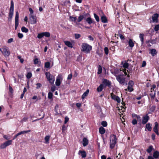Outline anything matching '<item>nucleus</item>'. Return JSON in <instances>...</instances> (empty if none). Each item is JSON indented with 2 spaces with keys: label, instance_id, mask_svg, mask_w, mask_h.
Instances as JSON below:
<instances>
[{
  "label": "nucleus",
  "instance_id": "48",
  "mask_svg": "<svg viewBox=\"0 0 159 159\" xmlns=\"http://www.w3.org/2000/svg\"><path fill=\"white\" fill-rule=\"evenodd\" d=\"M159 30V24L155 25L154 30L155 31H158Z\"/></svg>",
  "mask_w": 159,
  "mask_h": 159
},
{
  "label": "nucleus",
  "instance_id": "16",
  "mask_svg": "<svg viewBox=\"0 0 159 159\" xmlns=\"http://www.w3.org/2000/svg\"><path fill=\"white\" fill-rule=\"evenodd\" d=\"M144 34H140L139 37L141 42V45H143L144 43Z\"/></svg>",
  "mask_w": 159,
  "mask_h": 159
},
{
  "label": "nucleus",
  "instance_id": "46",
  "mask_svg": "<svg viewBox=\"0 0 159 159\" xmlns=\"http://www.w3.org/2000/svg\"><path fill=\"white\" fill-rule=\"evenodd\" d=\"M7 147L5 144L4 143L1 144L0 145V148L1 149H4L6 148Z\"/></svg>",
  "mask_w": 159,
  "mask_h": 159
},
{
  "label": "nucleus",
  "instance_id": "53",
  "mask_svg": "<svg viewBox=\"0 0 159 159\" xmlns=\"http://www.w3.org/2000/svg\"><path fill=\"white\" fill-rule=\"evenodd\" d=\"M17 57L20 60L21 63H22L23 62L24 59L23 58H22L20 56H18Z\"/></svg>",
  "mask_w": 159,
  "mask_h": 159
},
{
  "label": "nucleus",
  "instance_id": "22",
  "mask_svg": "<svg viewBox=\"0 0 159 159\" xmlns=\"http://www.w3.org/2000/svg\"><path fill=\"white\" fill-rule=\"evenodd\" d=\"M152 125L149 123L147 124L146 125V127L147 129L149 131L151 130Z\"/></svg>",
  "mask_w": 159,
  "mask_h": 159
},
{
  "label": "nucleus",
  "instance_id": "44",
  "mask_svg": "<svg viewBox=\"0 0 159 159\" xmlns=\"http://www.w3.org/2000/svg\"><path fill=\"white\" fill-rule=\"evenodd\" d=\"M74 35L75 38L76 39L79 38L81 36V35L80 34H75Z\"/></svg>",
  "mask_w": 159,
  "mask_h": 159
},
{
  "label": "nucleus",
  "instance_id": "19",
  "mask_svg": "<svg viewBox=\"0 0 159 159\" xmlns=\"http://www.w3.org/2000/svg\"><path fill=\"white\" fill-rule=\"evenodd\" d=\"M89 90L87 89L86 91L83 93L82 96V99H84L88 95L89 92Z\"/></svg>",
  "mask_w": 159,
  "mask_h": 159
},
{
  "label": "nucleus",
  "instance_id": "49",
  "mask_svg": "<svg viewBox=\"0 0 159 159\" xmlns=\"http://www.w3.org/2000/svg\"><path fill=\"white\" fill-rule=\"evenodd\" d=\"M18 36L20 39H22L23 37V34L18 33Z\"/></svg>",
  "mask_w": 159,
  "mask_h": 159
},
{
  "label": "nucleus",
  "instance_id": "35",
  "mask_svg": "<svg viewBox=\"0 0 159 159\" xmlns=\"http://www.w3.org/2000/svg\"><path fill=\"white\" fill-rule=\"evenodd\" d=\"M94 18L97 22H99L100 19L98 16L95 13L94 14Z\"/></svg>",
  "mask_w": 159,
  "mask_h": 159
},
{
  "label": "nucleus",
  "instance_id": "51",
  "mask_svg": "<svg viewBox=\"0 0 159 159\" xmlns=\"http://www.w3.org/2000/svg\"><path fill=\"white\" fill-rule=\"evenodd\" d=\"M132 123L133 125H135L137 124V122L135 119H134L132 120Z\"/></svg>",
  "mask_w": 159,
  "mask_h": 159
},
{
  "label": "nucleus",
  "instance_id": "47",
  "mask_svg": "<svg viewBox=\"0 0 159 159\" xmlns=\"http://www.w3.org/2000/svg\"><path fill=\"white\" fill-rule=\"evenodd\" d=\"M104 51L106 54L107 55L108 54L109 50L107 47H106L104 48Z\"/></svg>",
  "mask_w": 159,
  "mask_h": 159
},
{
  "label": "nucleus",
  "instance_id": "29",
  "mask_svg": "<svg viewBox=\"0 0 159 159\" xmlns=\"http://www.w3.org/2000/svg\"><path fill=\"white\" fill-rule=\"evenodd\" d=\"M21 30L22 32L25 33H27L29 31L28 29L24 26L22 27Z\"/></svg>",
  "mask_w": 159,
  "mask_h": 159
},
{
  "label": "nucleus",
  "instance_id": "3",
  "mask_svg": "<svg viewBox=\"0 0 159 159\" xmlns=\"http://www.w3.org/2000/svg\"><path fill=\"white\" fill-rule=\"evenodd\" d=\"M45 74L46 78L49 82L51 84H53L55 80L54 76L51 75L50 73L48 72H46Z\"/></svg>",
  "mask_w": 159,
  "mask_h": 159
},
{
  "label": "nucleus",
  "instance_id": "15",
  "mask_svg": "<svg viewBox=\"0 0 159 159\" xmlns=\"http://www.w3.org/2000/svg\"><path fill=\"white\" fill-rule=\"evenodd\" d=\"M88 143V140L86 138H84L83 140V145L85 147L86 146Z\"/></svg>",
  "mask_w": 159,
  "mask_h": 159
},
{
  "label": "nucleus",
  "instance_id": "30",
  "mask_svg": "<svg viewBox=\"0 0 159 159\" xmlns=\"http://www.w3.org/2000/svg\"><path fill=\"white\" fill-rule=\"evenodd\" d=\"M43 36L46 37H49L50 36V34L49 32H43Z\"/></svg>",
  "mask_w": 159,
  "mask_h": 159
},
{
  "label": "nucleus",
  "instance_id": "38",
  "mask_svg": "<svg viewBox=\"0 0 159 159\" xmlns=\"http://www.w3.org/2000/svg\"><path fill=\"white\" fill-rule=\"evenodd\" d=\"M53 94L52 93L49 92L48 93V98L51 99L52 98Z\"/></svg>",
  "mask_w": 159,
  "mask_h": 159
},
{
  "label": "nucleus",
  "instance_id": "54",
  "mask_svg": "<svg viewBox=\"0 0 159 159\" xmlns=\"http://www.w3.org/2000/svg\"><path fill=\"white\" fill-rule=\"evenodd\" d=\"M39 62V59L38 58H36L34 60V64H37Z\"/></svg>",
  "mask_w": 159,
  "mask_h": 159
},
{
  "label": "nucleus",
  "instance_id": "23",
  "mask_svg": "<svg viewBox=\"0 0 159 159\" xmlns=\"http://www.w3.org/2000/svg\"><path fill=\"white\" fill-rule=\"evenodd\" d=\"M153 149V146L152 145H150L149 146L148 148L146 150V151L148 153H150Z\"/></svg>",
  "mask_w": 159,
  "mask_h": 159
},
{
  "label": "nucleus",
  "instance_id": "56",
  "mask_svg": "<svg viewBox=\"0 0 159 159\" xmlns=\"http://www.w3.org/2000/svg\"><path fill=\"white\" fill-rule=\"evenodd\" d=\"M69 119L68 117L67 116H66L65 118L64 123L65 124H66L67 122L68 121Z\"/></svg>",
  "mask_w": 159,
  "mask_h": 159
},
{
  "label": "nucleus",
  "instance_id": "36",
  "mask_svg": "<svg viewBox=\"0 0 159 159\" xmlns=\"http://www.w3.org/2000/svg\"><path fill=\"white\" fill-rule=\"evenodd\" d=\"M123 66L125 68H127L129 67V64L127 62H125L123 64Z\"/></svg>",
  "mask_w": 159,
  "mask_h": 159
},
{
  "label": "nucleus",
  "instance_id": "28",
  "mask_svg": "<svg viewBox=\"0 0 159 159\" xmlns=\"http://www.w3.org/2000/svg\"><path fill=\"white\" fill-rule=\"evenodd\" d=\"M49 139L50 136L49 135H47L45 137L44 139L45 140L46 143L48 144L49 143Z\"/></svg>",
  "mask_w": 159,
  "mask_h": 159
},
{
  "label": "nucleus",
  "instance_id": "4",
  "mask_svg": "<svg viewBox=\"0 0 159 159\" xmlns=\"http://www.w3.org/2000/svg\"><path fill=\"white\" fill-rule=\"evenodd\" d=\"M30 19L31 24H35L37 22L36 15L34 13V11H30Z\"/></svg>",
  "mask_w": 159,
  "mask_h": 159
},
{
  "label": "nucleus",
  "instance_id": "40",
  "mask_svg": "<svg viewBox=\"0 0 159 159\" xmlns=\"http://www.w3.org/2000/svg\"><path fill=\"white\" fill-rule=\"evenodd\" d=\"M70 18L71 19V21H74L76 22V20L77 19V18L76 17H73L72 16H70Z\"/></svg>",
  "mask_w": 159,
  "mask_h": 159
},
{
  "label": "nucleus",
  "instance_id": "58",
  "mask_svg": "<svg viewBox=\"0 0 159 159\" xmlns=\"http://www.w3.org/2000/svg\"><path fill=\"white\" fill-rule=\"evenodd\" d=\"M66 128L65 125H63L62 126V132H64L66 130Z\"/></svg>",
  "mask_w": 159,
  "mask_h": 159
},
{
  "label": "nucleus",
  "instance_id": "34",
  "mask_svg": "<svg viewBox=\"0 0 159 159\" xmlns=\"http://www.w3.org/2000/svg\"><path fill=\"white\" fill-rule=\"evenodd\" d=\"M12 140H9L6 142L4 143L5 144L6 146H7L11 145L12 143Z\"/></svg>",
  "mask_w": 159,
  "mask_h": 159
},
{
  "label": "nucleus",
  "instance_id": "17",
  "mask_svg": "<svg viewBox=\"0 0 159 159\" xmlns=\"http://www.w3.org/2000/svg\"><path fill=\"white\" fill-rule=\"evenodd\" d=\"M99 131L100 134H103L105 133V130L103 127L101 126L99 128Z\"/></svg>",
  "mask_w": 159,
  "mask_h": 159
},
{
  "label": "nucleus",
  "instance_id": "6",
  "mask_svg": "<svg viewBox=\"0 0 159 159\" xmlns=\"http://www.w3.org/2000/svg\"><path fill=\"white\" fill-rule=\"evenodd\" d=\"M116 79L120 84H124L125 78L124 77L123 75H119L118 76H116Z\"/></svg>",
  "mask_w": 159,
  "mask_h": 159
},
{
  "label": "nucleus",
  "instance_id": "57",
  "mask_svg": "<svg viewBox=\"0 0 159 159\" xmlns=\"http://www.w3.org/2000/svg\"><path fill=\"white\" fill-rule=\"evenodd\" d=\"M146 65V62L145 61H143L142 63L141 67H145Z\"/></svg>",
  "mask_w": 159,
  "mask_h": 159
},
{
  "label": "nucleus",
  "instance_id": "9",
  "mask_svg": "<svg viewBox=\"0 0 159 159\" xmlns=\"http://www.w3.org/2000/svg\"><path fill=\"white\" fill-rule=\"evenodd\" d=\"M159 15L158 14H155L152 16V18L153 22L157 23L158 22V18Z\"/></svg>",
  "mask_w": 159,
  "mask_h": 159
},
{
  "label": "nucleus",
  "instance_id": "41",
  "mask_svg": "<svg viewBox=\"0 0 159 159\" xmlns=\"http://www.w3.org/2000/svg\"><path fill=\"white\" fill-rule=\"evenodd\" d=\"M98 70V74H100L102 72V68L100 65L99 66Z\"/></svg>",
  "mask_w": 159,
  "mask_h": 159
},
{
  "label": "nucleus",
  "instance_id": "2",
  "mask_svg": "<svg viewBox=\"0 0 159 159\" xmlns=\"http://www.w3.org/2000/svg\"><path fill=\"white\" fill-rule=\"evenodd\" d=\"M117 142V138L115 135H111L110 136V147L113 149Z\"/></svg>",
  "mask_w": 159,
  "mask_h": 159
},
{
  "label": "nucleus",
  "instance_id": "55",
  "mask_svg": "<svg viewBox=\"0 0 159 159\" xmlns=\"http://www.w3.org/2000/svg\"><path fill=\"white\" fill-rule=\"evenodd\" d=\"M118 36L119 37H120V39L122 40V39H125V38H124V36L121 34H118Z\"/></svg>",
  "mask_w": 159,
  "mask_h": 159
},
{
  "label": "nucleus",
  "instance_id": "61",
  "mask_svg": "<svg viewBox=\"0 0 159 159\" xmlns=\"http://www.w3.org/2000/svg\"><path fill=\"white\" fill-rule=\"evenodd\" d=\"M13 41V39L12 38H11L9 39L7 41V43H11Z\"/></svg>",
  "mask_w": 159,
  "mask_h": 159
},
{
  "label": "nucleus",
  "instance_id": "33",
  "mask_svg": "<svg viewBox=\"0 0 159 159\" xmlns=\"http://www.w3.org/2000/svg\"><path fill=\"white\" fill-rule=\"evenodd\" d=\"M50 65V63L49 62H47L45 63V67L46 68H49Z\"/></svg>",
  "mask_w": 159,
  "mask_h": 159
},
{
  "label": "nucleus",
  "instance_id": "14",
  "mask_svg": "<svg viewBox=\"0 0 159 159\" xmlns=\"http://www.w3.org/2000/svg\"><path fill=\"white\" fill-rule=\"evenodd\" d=\"M101 20L102 22L103 23H107V20L106 17L105 16H102L101 17Z\"/></svg>",
  "mask_w": 159,
  "mask_h": 159
},
{
  "label": "nucleus",
  "instance_id": "10",
  "mask_svg": "<svg viewBox=\"0 0 159 159\" xmlns=\"http://www.w3.org/2000/svg\"><path fill=\"white\" fill-rule=\"evenodd\" d=\"M102 83L105 85L106 86H110L111 85L110 81L107 80L106 79H103L102 80Z\"/></svg>",
  "mask_w": 159,
  "mask_h": 159
},
{
  "label": "nucleus",
  "instance_id": "7",
  "mask_svg": "<svg viewBox=\"0 0 159 159\" xmlns=\"http://www.w3.org/2000/svg\"><path fill=\"white\" fill-rule=\"evenodd\" d=\"M111 98L112 99L116 101L118 103L120 102V98L118 96L114 95L113 93L111 94Z\"/></svg>",
  "mask_w": 159,
  "mask_h": 159
},
{
  "label": "nucleus",
  "instance_id": "52",
  "mask_svg": "<svg viewBox=\"0 0 159 159\" xmlns=\"http://www.w3.org/2000/svg\"><path fill=\"white\" fill-rule=\"evenodd\" d=\"M9 91L11 93H13V90L12 88L9 85Z\"/></svg>",
  "mask_w": 159,
  "mask_h": 159
},
{
  "label": "nucleus",
  "instance_id": "62",
  "mask_svg": "<svg viewBox=\"0 0 159 159\" xmlns=\"http://www.w3.org/2000/svg\"><path fill=\"white\" fill-rule=\"evenodd\" d=\"M28 119L27 117H24L21 120V121L23 122L24 121H27V120Z\"/></svg>",
  "mask_w": 159,
  "mask_h": 159
},
{
  "label": "nucleus",
  "instance_id": "26",
  "mask_svg": "<svg viewBox=\"0 0 159 159\" xmlns=\"http://www.w3.org/2000/svg\"><path fill=\"white\" fill-rule=\"evenodd\" d=\"M13 11H10L8 19L9 20H11L13 15Z\"/></svg>",
  "mask_w": 159,
  "mask_h": 159
},
{
  "label": "nucleus",
  "instance_id": "24",
  "mask_svg": "<svg viewBox=\"0 0 159 159\" xmlns=\"http://www.w3.org/2000/svg\"><path fill=\"white\" fill-rule=\"evenodd\" d=\"M31 131V130H25V131H21V132L18 133V135H20L22 134H24L25 133H27L28 132H30Z\"/></svg>",
  "mask_w": 159,
  "mask_h": 159
},
{
  "label": "nucleus",
  "instance_id": "21",
  "mask_svg": "<svg viewBox=\"0 0 159 159\" xmlns=\"http://www.w3.org/2000/svg\"><path fill=\"white\" fill-rule=\"evenodd\" d=\"M128 44L129 46L131 48H132L134 46V43L131 39H129L128 41Z\"/></svg>",
  "mask_w": 159,
  "mask_h": 159
},
{
  "label": "nucleus",
  "instance_id": "27",
  "mask_svg": "<svg viewBox=\"0 0 159 159\" xmlns=\"http://www.w3.org/2000/svg\"><path fill=\"white\" fill-rule=\"evenodd\" d=\"M55 84L57 86H59L60 85L61 81L60 79L58 78V76L56 79Z\"/></svg>",
  "mask_w": 159,
  "mask_h": 159
},
{
  "label": "nucleus",
  "instance_id": "59",
  "mask_svg": "<svg viewBox=\"0 0 159 159\" xmlns=\"http://www.w3.org/2000/svg\"><path fill=\"white\" fill-rule=\"evenodd\" d=\"M56 87L55 86H53L51 87V90L52 92H53L55 91V90Z\"/></svg>",
  "mask_w": 159,
  "mask_h": 159
},
{
  "label": "nucleus",
  "instance_id": "5",
  "mask_svg": "<svg viewBox=\"0 0 159 159\" xmlns=\"http://www.w3.org/2000/svg\"><path fill=\"white\" fill-rule=\"evenodd\" d=\"M8 48L6 46L0 48V51L5 56H8L10 54V52L8 50Z\"/></svg>",
  "mask_w": 159,
  "mask_h": 159
},
{
  "label": "nucleus",
  "instance_id": "13",
  "mask_svg": "<svg viewBox=\"0 0 159 159\" xmlns=\"http://www.w3.org/2000/svg\"><path fill=\"white\" fill-rule=\"evenodd\" d=\"M149 53L151 54L152 56L153 57L157 54V52L155 49H150Z\"/></svg>",
  "mask_w": 159,
  "mask_h": 159
},
{
  "label": "nucleus",
  "instance_id": "20",
  "mask_svg": "<svg viewBox=\"0 0 159 159\" xmlns=\"http://www.w3.org/2000/svg\"><path fill=\"white\" fill-rule=\"evenodd\" d=\"M103 88V84H101L97 88V91L98 92H101Z\"/></svg>",
  "mask_w": 159,
  "mask_h": 159
},
{
  "label": "nucleus",
  "instance_id": "50",
  "mask_svg": "<svg viewBox=\"0 0 159 159\" xmlns=\"http://www.w3.org/2000/svg\"><path fill=\"white\" fill-rule=\"evenodd\" d=\"M128 84L129 85L133 86L134 85V82L132 80H130L129 81Z\"/></svg>",
  "mask_w": 159,
  "mask_h": 159
},
{
  "label": "nucleus",
  "instance_id": "32",
  "mask_svg": "<svg viewBox=\"0 0 159 159\" xmlns=\"http://www.w3.org/2000/svg\"><path fill=\"white\" fill-rule=\"evenodd\" d=\"M84 16L83 15H80L78 17V22H80L83 19Z\"/></svg>",
  "mask_w": 159,
  "mask_h": 159
},
{
  "label": "nucleus",
  "instance_id": "39",
  "mask_svg": "<svg viewBox=\"0 0 159 159\" xmlns=\"http://www.w3.org/2000/svg\"><path fill=\"white\" fill-rule=\"evenodd\" d=\"M11 7H10V10H13L14 9V2L12 0H11Z\"/></svg>",
  "mask_w": 159,
  "mask_h": 159
},
{
  "label": "nucleus",
  "instance_id": "37",
  "mask_svg": "<svg viewBox=\"0 0 159 159\" xmlns=\"http://www.w3.org/2000/svg\"><path fill=\"white\" fill-rule=\"evenodd\" d=\"M43 36H43V32L39 33V34H38V35H37V37L39 39L42 38Z\"/></svg>",
  "mask_w": 159,
  "mask_h": 159
},
{
  "label": "nucleus",
  "instance_id": "18",
  "mask_svg": "<svg viewBox=\"0 0 159 159\" xmlns=\"http://www.w3.org/2000/svg\"><path fill=\"white\" fill-rule=\"evenodd\" d=\"M159 157V152L156 151L153 154V157L155 158H157Z\"/></svg>",
  "mask_w": 159,
  "mask_h": 159
},
{
  "label": "nucleus",
  "instance_id": "43",
  "mask_svg": "<svg viewBox=\"0 0 159 159\" xmlns=\"http://www.w3.org/2000/svg\"><path fill=\"white\" fill-rule=\"evenodd\" d=\"M102 125L104 127H105L107 126V123L106 121H102L101 123Z\"/></svg>",
  "mask_w": 159,
  "mask_h": 159
},
{
  "label": "nucleus",
  "instance_id": "45",
  "mask_svg": "<svg viewBox=\"0 0 159 159\" xmlns=\"http://www.w3.org/2000/svg\"><path fill=\"white\" fill-rule=\"evenodd\" d=\"M15 20H19V13L18 11H16V13Z\"/></svg>",
  "mask_w": 159,
  "mask_h": 159
},
{
  "label": "nucleus",
  "instance_id": "42",
  "mask_svg": "<svg viewBox=\"0 0 159 159\" xmlns=\"http://www.w3.org/2000/svg\"><path fill=\"white\" fill-rule=\"evenodd\" d=\"M32 74L31 72H29L26 75V77L27 79H30L32 77Z\"/></svg>",
  "mask_w": 159,
  "mask_h": 159
},
{
  "label": "nucleus",
  "instance_id": "1",
  "mask_svg": "<svg viewBox=\"0 0 159 159\" xmlns=\"http://www.w3.org/2000/svg\"><path fill=\"white\" fill-rule=\"evenodd\" d=\"M81 51L88 53L90 52L92 49V47L86 43H83L81 45Z\"/></svg>",
  "mask_w": 159,
  "mask_h": 159
},
{
  "label": "nucleus",
  "instance_id": "12",
  "mask_svg": "<svg viewBox=\"0 0 159 159\" xmlns=\"http://www.w3.org/2000/svg\"><path fill=\"white\" fill-rule=\"evenodd\" d=\"M65 44L68 46V47L72 48L73 45L72 43L69 41H64Z\"/></svg>",
  "mask_w": 159,
  "mask_h": 159
},
{
  "label": "nucleus",
  "instance_id": "31",
  "mask_svg": "<svg viewBox=\"0 0 159 159\" xmlns=\"http://www.w3.org/2000/svg\"><path fill=\"white\" fill-rule=\"evenodd\" d=\"M86 21L89 24H91L92 23V20L90 17H88L87 18L86 20Z\"/></svg>",
  "mask_w": 159,
  "mask_h": 159
},
{
  "label": "nucleus",
  "instance_id": "8",
  "mask_svg": "<svg viewBox=\"0 0 159 159\" xmlns=\"http://www.w3.org/2000/svg\"><path fill=\"white\" fill-rule=\"evenodd\" d=\"M149 118V116L147 115L143 116L142 121V124L143 125L146 124Z\"/></svg>",
  "mask_w": 159,
  "mask_h": 159
},
{
  "label": "nucleus",
  "instance_id": "63",
  "mask_svg": "<svg viewBox=\"0 0 159 159\" xmlns=\"http://www.w3.org/2000/svg\"><path fill=\"white\" fill-rule=\"evenodd\" d=\"M81 104L80 103H77L76 104V106L77 107L79 108L81 106Z\"/></svg>",
  "mask_w": 159,
  "mask_h": 159
},
{
  "label": "nucleus",
  "instance_id": "64",
  "mask_svg": "<svg viewBox=\"0 0 159 159\" xmlns=\"http://www.w3.org/2000/svg\"><path fill=\"white\" fill-rule=\"evenodd\" d=\"M150 96L152 98H154L155 96V93H154V94H153L152 93L151 94Z\"/></svg>",
  "mask_w": 159,
  "mask_h": 159
},
{
  "label": "nucleus",
  "instance_id": "60",
  "mask_svg": "<svg viewBox=\"0 0 159 159\" xmlns=\"http://www.w3.org/2000/svg\"><path fill=\"white\" fill-rule=\"evenodd\" d=\"M72 77V74H70L68 75V77H67V79L68 80H71Z\"/></svg>",
  "mask_w": 159,
  "mask_h": 159
},
{
  "label": "nucleus",
  "instance_id": "25",
  "mask_svg": "<svg viewBox=\"0 0 159 159\" xmlns=\"http://www.w3.org/2000/svg\"><path fill=\"white\" fill-rule=\"evenodd\" d=\"M127 90H128L129 92H132V91H133V86L128 85V86L127 89H125V91H127Z\"/></svg>",
  "mask_w": 159,
  "mask_h": 159
},
{
  "label": "nucleus",
  "instance_id": "11",
  "mask_svg": "<svg viewBox=\"0 0 159 159\" xmlns=\"http://www.w3.org/2000/svg\"><path fill=\"white\" fill-rule=\"evenodd\" d=\"M78 154L79 155L81 154V157L82 158H85L86 156V152L84 151H82L81 150H80Z\"/></svg>",
  "mask_w": 159,
  "mask_h": 159
}]
</instances>
